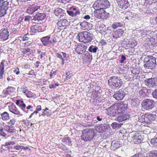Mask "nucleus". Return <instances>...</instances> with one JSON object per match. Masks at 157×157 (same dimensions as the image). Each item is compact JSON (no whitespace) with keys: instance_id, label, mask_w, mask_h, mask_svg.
<instances>
[{"instance_id":"dca6fc26","label":"nucleus","mask_w":157,"mask_h":157,"mask_svg":"<svg viewBox=\"0 0 157 157\" xmlns=\"http://www.w3.org/2000/svg\"><path fill=\"white\" fill-rule=\"evenodd\" d=\"M9 3L4 0H0V10H7L8 9Z\"/></svg>"},{"instance_id":"09e8293b","label":"nucleus","mask_w":157,"mask_h":157,"mask_svg":"<svg viewBox=\"0 0 157 157\" xmlns=\"http://www.w3.org/2000/svg\"><path fill=\"white\" fill-rule=\"evenodd\" d=\"M6 89L8 90V92L10 94L13 92L15 90V88L11 86H9L7 87Z\"/></svg>"},{"instance_id":"79ce46f5","label":"nucleus","mask_w":157,"mask_h":157,"mask_svg":"<svg viewBox=\"0 0 157 157\" xmlns=\"http://www.w3.org/2000/svg\"><path fill=\"white\" fill-rule=\"evenodd\" d=\"M115 33L117 35L118 37H120L123 35L124 31L121 29H119Z\"/></svg>"},{"instance_id":"1a4fd4ad","label":"nucleus","mask_w":157,"mask_h":157,"mask_svg":"<svg viewBox=\"0 0 157 157\" xmlns=\"http://www.w3.org/2000/svg\"><path fill=\"white\" fill-rule=\"evenodd\" d=\"M81 59L84 63H86L92 59V56L88 52H85L82 55Z\"/></svg>"},{"instance_id":"6e6552de","label":"nucleus","mask_w":157,"mask_h":157,"mask_svg":"<svg viewBox=\"0 0 157 157\" xmlns=\"http://www.w3.org/2000/svg\"><path fill=\"white\" fill-rule=\"evenodd\" d=\"M117 2L119 7L122 9H126L130 6L128 0H117Z\"/></svg>"},{"instance_id":"b1692460","label":"nucleus","mask_w":157,"mask_h":157,"mask_svg":"<svg viewBox=\"0 0 157 157\" xmlns=\"http://www.w3.org/2000/svg\"><path fill=\"white\" fill-rule=\"evenodd\" d=\"M86 45H84L83 44L79 43V54L86 52L87 51H86Z\"/></svg>"},{"instance_id":"0eeeda50","label":"nucleus","mask_w":157,"mask_h":157,"mask_svg":"<svg viewBox=\"0 0 157 157\" xmlns=\"http://www.w3.org/2000/svg\"><path fill=\"white\" fill-rule=\"evenodd\" d=\"M114 107L116 109H117V112L121 113H123L127 109L128 105L127 104H115L114 105L111 106L112 108Z\"/></svg>"},{"instance_id":"cd10ccee","label":"nucleus","mask_w":157,"mask_h":157,"mask_svg":"<svg viewBox=\"0 0 157 157\" xmlns=\"http://www.w3.org/2000/svg\"><path fill=\"white\" fill-rule=\"evenodd\" d=\"M67 22V21L66 19L61 20L58 22L57 24L59 27H64L66 26Z\"/></svg>"},{"instance_id":"0e129e2a","label":"nucleus","mask_w":157,"mask_h":157,"mask_svg":"<svg viewBox=\"0 0 157 157\" xmlns=\"http://www.w3.org/2000/svg\"><path fill=\"white\" fill-rule=\"evenodd\" d=\"M100 31L104 30L105 29V26L103 24H101L99 26Z\"/></svg>"},{"instance_id":"a211bd4d","label":"nucleus","mask_w":157,"mask_h":157,"mask_svg":"<svg viewBox=\"0 0 157 157\" xmlns=\"http://www.w3.org/2000/svg\"><path fill=\"white\" fill-rule=\"evenodd\" d=\"M50 36H48L43 37L41 38V40L44 46H46L51 43L50 40Z\"/></svg>"},{"instance_id":"9b49d317","label":"nucleus","mask_w":157,"mask_h":157,"mask_svg":"<svg viewBox=\"0 0 157 157\" xmlns=\"http://www.w3.org/2000/svg\"><path fill=\"white\" fill-rule=\"evenodd\" d=\"M125 95V93L123 90H120L117 91L113 95V97L117 100H122Z\"/></svg>"},{"instance_id":"393cba45","label":"nucleus","mask_w":157,"mask_h":157,"mask_svg":"<svg viewBox=\"0 0 157 157\" xmlns=\"http://www.w3.org/2000/svg\"><path fill=\"white\" fill-rule=\"evenodd\" d=\"M62 142L64 144L69 145H71L72 142L71 138L69 137H66L63 138Z\"/></svg>"},{"instance_id":"20e7f679","label":"nucleus","mask_w":157,"mask_h":157,"mask_svg":"<svg viewBox=\"0 0 157 157\" xmlns=\"http://www.w3.org/2000/svg\"><path fill=\"white\" fill-rule=\"evenodd\" d=\"M93 34L86 31L79 32V41L85 43L89 42L93 40Z\"/></svg>"},{"instance_id":"9d476101","label":"nucleus","mask_w":157,"mask_h":157,"mask_svg":"<svg viewBox=\"0 0 157 157\" xmlns=\"http://www.w3.org/2000/svg\"><path fill=\"white\" fill-rule=\"evenodd\" d=\"M131 136L132 141L134 144H138L141 143L143 140L144 138L139 133H135Z\"/></svg>"},{"instance_id":"7ed1b4c3","label":"nucleus","mask_w":157,"mask_h":157,"mask_svg":"<svg viewBox=\"0 0 157 157\" xmlns=\"http://www.w3.org/2000/svg\"><path fill=\"white\" fill-rule=\"evenodd\" d=\"M109 85L114 89H118L122 85V81L119 77L112 76L108 80Z\"/></svg>"},{"instance_id":"e2e57ef3","label":"nucleus","mask_w":157,"mask_h":157,"mask_svg":"<svg viewBox=\"0 0 157 157\" xmlns=\"http://www.w3.org/2000/svg\"><path fill=\"white\" fill-rule=\"evenodd\" d=\"M29 35H28V33L26 34L23 37L22 40L26 41L28 40L29 39Z\"/></svg>"},{"instance_id":"ddd939ff","label":"nucleus","mask_w":157,"mask_h":157,"mask_svg":"<svg viewBox=\"0 0 157 157\" xmlns=\"http://www.w3.org/2000/svg\"><path fill=\"white\" fill-rule=\"evenodd\" d=\"M46 15L45 13H38L33 16V20H37L38 21L44 20L46 17Z\"/></svg>"},{"instance_id":"39448f33","label":"nucleus","mask_w":157,"mask_h":157,"mask_svg":"<svg viewBox=\"0 0 157 157\" xmlns=\"http://www.w3.org/2000/svg\"><path fill=\"white\" fill-rule=\"evenodd\" d=\"M141 104L145 109L149 110L153 108L155 104V102L152 100L146 99L142 101Z\"/></svg>"},{"instance_id":"4d7b16f0","label":"nucleus","mask_w":157,"mask_h":157,"mask_svg":"<svg viewBox=\"0 0 157 157\" xmlns=\"http://www.w3.org/2000/svg\"><path fill=\"white\" fill-rule=\"evenodd\" d=\"M21 90L22 92L24 94L26 93V92L28 90L27 87L24 86H21Z\"/></svg>"},{"instance_id":"58836bf2","label":"nucleus","mask_w":157,"mask_h":157,"mask_svg":"<svg viewBox=\"0 0 157 157\" xmlns=\"http://www.w3.org/2000/svg\"><path fill=\"white\" fill-rule=\"evenodd\" d=\"M31 49L29 48H24L21 49V51L24 55L26 54V55H28L30 54Z\"/></svg>"},{"instance_id":"c756f323","label":"nucleus","mask_w":157,"mask_h":157,"mask_svg":"<svg viewBox=\"0 0 157 157\" xmlns=\"http://www.w3.org/2000/svg\"><path fill=\"white\" fill-rule=\"evenodd\" d=\"M25 94L28 98H36V94L33 93L31 91L29 90L26 92V93H25Z\"/></svg>"},{"instance_id":"c03bdc74","label":"nucleus","mask_w":157,"mask_h":157,"mask_svg":"<svg viewBox=\"0 0 157 157\" xmlns=\"http://www.w3.org/2000/svg\"><path fill=\"white\" fill-rule=\"evenodd\" d=\"M141 118L143 119L142 120L143 122L146 123L147 124H151V123L148 120L147 118L146 117V116L144 115H142Z\"/></svg>"},{"instance_id":"4468645a","label":"nucleus","mask_w":157,"mask_h":157,"mask_svg":"<svg viewBox=\"0 0 157 157\" xmlns=\"http://www.w3.org/2000/svg\"><path fill=\"white\" fill-rule=\"evenodd\" d=\"M42 29L41 26L40 25L38 24L33 25L30 28L31 32L34 33H36L37 32H40Z\"/></svg>"},{"instance_id":"37998d69","label":"nucleus","mask_w":157,"mask_h":157,"mask_svg":"<svg viewBox=\"0 0 157 157\" xmlns=\"http://www.w3.org/2000/svg\"><path fill=\"white\" fill-rule=\"evenodd\" d=\"M139 94L144 96L147 94V89H144L141 90L139 92Z\"/></svg>"},{"instance_id":"2f4dec72","label":"nucleus","mask_w":157,"mask_h":157,"mask_svg":"<svg viewBox=\"0 0 157 157\" xmlns=\"http://www.w3.org/2000/svg\"><path fill=\"white\" fill-rule=\"evenodd\" d=\"M33 108L31 105H29L27 107L26 106L23 111L26 113H30L33 111Z\"/></svg>"},{"instance_id":"69168bd1","label":"nucleus","mask_w":157,"mask_h":157,"mask_svg":"<svg viewBox=\"0 0 157 157\" xmlns=\"http://www.w3.org/2000/svg\"><path fill=\"white\" fill-rule=\"evenodd\" d=\"M144 3L149 4H151L153 2H154L155 0H144Z\"/></svg>"},{"instance_id":"8fccbe9b","label":"nucleus","mask_w":157,"mask_h":157,"mask_svg":"<svg viewBox=\"0 0 157 157\" xmlns=\"http://www.w3.org/2000/svg\"><path fill=\"white\" fill-rule=\"evenodd\" d=\"M40 6H37L36 5L34 4L30 5L29 7V9L31 10H38L40 8Z\"/></svg>"},{"instance_id":"f3484780","label":"nucleus","mask_w":157,"mask_h":157,"mask_svg":"<svg viewBox=\"0 0 157 157\" xmlns=\"http://www.w3.org/2000/svg\"><path fill=\"white\" fill-rule=\"evenodd\" d=\"M101 4V10L106 9L109 8L110 6L109 2L107 0H100Z\"/></svg>"},{"instance_id":"5fc2aeb1","label":"nucleus","mask_w":157,"mask_h":157,"mask_svg":"<svg viewBox=\"0 0 157 157\" xmlns=\"http://www.w3.org/2000/svg\"><path fill=\"white\" fill-rule=\"evenodd\" d=\"M78 44H77L76 45H75L74 46V47L73 48V52L75 54V53H77V54H78Z\"/></svg>"},{"instance_id":"3c124183","label":"nucleus","mask_w":157,"mask_h":157,"mask_svg":"<svg viewBox=\"0 0 157 157\" xmlns=\"http://www.w3.org/2000/svg\"><path fill=\"white\" fill-rule=\"evenodd\" d=\"M9 94L10 95V94L8 92V90H7L6 88L3 91L2 94V96L3 97H6Z\"/></svg>"},{"instance_id":"5701e85b","label":"nucleus","mask_w":157,"mask_h":157,"mask_svg":"<svg viewBox=\"0 0 157 157\" xmlns=\"http://www.w3.org/2000/svg\"><path fill=\"white\" fill-rule=\"evenodd\" d=\"M100 0H98L96 1L94 4L93 6L94 10H101V8L100 3Z\"/></svg>"},{"instance_id":"4c0bfd02","label":"nucleus","mask_w":157,"mask_h":157,"mask_svg":"<svg viewBox=\"0 0 157 157\" xmlns=\"http://www.w3.org/2000/svg\"><path fill=\"white\" fill-rule=\"evenodd\" d=\"M94 16L98 18L101 19V10H94Z\"/></svg>"},{"instance_id":"49530a36","label":"nucleus","mask_w":157,"mask_h":157,"mask_svg":"<svg viewBox=\"0 0 157 157\" xmlns=\"http://www.w3.org/2000/svg\"><path fill=\"white\" fill-rule=\"evenodd\" d=\"M65 75L66 76V79L67 80L70 79L72 76V72L71 71H69L66 73Z\"/></svg>"},{"instance_id":"4be33fe9","label":"nucleus","mask_w":157,"mask_h":157,"mask_svg":"<svg viewBox=\"0 0 157 157\" xmlns=\"http://www.w3.org/2000/svg\"><path fill=\"white\" fill-rule=\"evenodd\" d=\"M16 104L18 105L23 111L24 110V108L26 106L23 100H17Z\"/></svg>"},{"instance_id":"423d86ee","label":"nucleus","mask_w":157,"mask_h":157,"mask_svg":"<svg viewBox=\"0 0 157 157\" xmlns=\"http://www.w3.org/2000/svg\"><path fill=\"white\" fill-rule=\"evenodd\" d=\"M145 85L149 88H153L157 86V78H151L144 80Z\"/></svg>"},{"instance_id":"338daca9","label":"nucleus","mask_w":157,"mask_h":157,"mask_svg":"<svg viewBox=\"0 0 157 157\" xmlns=\"http://www.w3.org/2000/svg\"><path fill=\"white\" fill-rule=\"evenodd\" d=\"M126 57L124 55H121V59L120 60V62L121 63H124V61L126 60Z\"/></svg>"},{"instance_id":"6e6d98bb","label":"nucleus","mask_w":157,"mask_h":157,"mask_svg":"<svg viewBox=\"0 0 157 157\" xmlns=\"http://www.w3.org/2000/svg\"><path fill=\"white\" fill-rule=\"evenodd\" d=\"M146 116L151 122L154 119V117L152 114H148Z\"/></svg>"},{"instance_id":"2eb2a0df","label":"nucleus","mask_w":157,"mask_h":157,"mask_svg":"<svg viewBox=\"0 0 157 157\" xmlns=\"http://www.w3.org/2000/svg\"><path fill=\"white\" fill-rule=\"evenodd\" d=\"M129 118V115L128 114H124L118 116L117 119L119 122H122Z\"/></svg>"},{"instance_id":"f8f14e48","label":"nucleus","mask_w":157,"mask_h":157,"mask_svg":"<svg viewBox=\"0 0 157 157\" xmlns=\"http://www.w3.org/2000/svg\"><path fill=\"white\" fill-rule=\"evenodd\" d=\"M9 32L6 29H2L0 30V36L3 40H7L9 36Z\"/></svg>"},{"instance_id":"a878e982","label":"nucleus","mask_w":157,"mask_h":157,"mask_svg":"<svg viewBox=\"0 0 157 157\" xmlns=\"http://www.w3.org/2000/svg\"><path fill=\"white\" fill-rule=\"evenodd\" d=\"M90 24L86 21H83L81 22L80 24L82 29H88L89 28Z\"/></svg>"},{"instance_id":"412c9836","label":"nucleus","mask_w":157,"mask_h":157,"mask_svg":"<svg viewBox=\"0 0 157 157\" xmlns=\"http://www.w3.org/2000/svg\"><path fill=\"white\" fill-rule=\"evenodd\" d=\"M5 62V60H2L0 64V79H2L3 75L4 73V63Z\"/></svg>"},{"instance_id":"e433bc0d","label":"nucleus","mask_w":157,"mask_h":157,"mask_svg":"<svg viewBox=\"0 0 157 157\" xmlns=\"http://www.w3.org/2000/svg\"><path fill=\"white\" fill-rule=\"evenodd\" d=\"M123 123L118 124L116 122H114L111 124V126L112 127L113 129H117L121 127V125Z\"/></svg>"},{"instance_id":"603ef678","label":"nucleus","mask_w":157,"mask_h":157,"mask_svg":"<svg viewBox=\"0 0 157 157\" xmlns=\"http://www.w3.org/2000/svg\"><path fill=\"white\" fill-rule=\"evenodd\" d=\"M122 26V25L120 23L117 22L114 23L112 25V27L114 29H116L117 27H121Z\"/></svg>"},{"instance_id":"473e14b6","label":"nucleus","mask_w":157,"mask_h":157,"mask_svg":"<svg viewBox=\"0 0 157 157\" xmlns=\"http://www.w3.org/2000/svg\"><path fill=\"white\" fill-rule=\"evenodd\" d=\"M2 119L4 121L7 120L9 119V115L8 113L5 112L1 114Z\"/></svg>"},{"instance_id":"a18cd8bd","label":"nucleus","mask_w":157,"mask_h":157,"mask_svg":"<svg viewBox=\"0 0 157 157\" xmlns=\"http://www.w3.org/2000/svg\"><path fill=\"white\" fill-rule=\"evenodd\" d=\"M149 156L151 157H157V150L150 151L149 153Z\"/></svg>"},{"instance_id":"680f3d73","label":"nucleus","mask_w":157,"mask_h":157,"mask_svg":"<svg viewBox=\"0 0 157 157\" xmlns=\"http://www.w3.org/2000/svg\"><path fill=\"white\" fill-rule=\"evenodd\" d=\"M152 95L154 98L157 99V89L153 91Z\"/></svg>"},{"instance_id":"13d9d810","label":"nucleus","mask_w":157,"mask_h":157,"mask_svg":"<svg viewBox=\"0 0 157 157\" xmlns=\"http://www.w3.org/2000/svg\"><path fill=\"white\" fill-rule=\"evenodd\" d=\"M24 124L26 125V126H29L30 124V126H32L34 124L30 123L29 121L28 120H24L23 121Z\"/></svg>"},{"instance_id":"864d4df0","label":"nucleus","mask_w":157,"mask_h":157,"mask_svg":"<svg viewBox=\"0 0 157 157\" xmlns=\"http://www.w3.org/2000/svg\"><path fill=\"white\" fill-rule=\"evenodd\" d=\"M114 109L111 111V114L113 116H116L119 113L117 112V109H116L114 107Z\"/></svg>"},{"instance_id":"f704fd0d","label":"nucleus","mask_w":157,"mask_h":157,"mask_svg":"<svg viewBox=\"0 0 157 157\" xmlns=\"http://www.w3.org/2000/svg\"><path fill=\"white\" fill-rule=\"evenodd\" d=\"M101 19H106L109 17L110 14L109 13H107L105 10H101Z\"/></svg>"},{"instance_id":"bf43d9fd","label":"nucleus","mask_w":157,"mask_h":157,"mask_svg":"<svg viewBox=\"0 0 157 157\" xmlns=\"http://www.w3.org/2000/svg\"><path fill=\"white\" fill-rule=\"evenodd\" d=\"M3 128L0 129V136L5 137L6 136L7 134L3 131Z\"/></svg>"},{"instance_id":"7c9ffc66","label":"nucleus","mask_w":157,"mask_h":157,"mask_svg":"<svg viewBox=\"0 0 157 157\" xmlns=\"http://www.w3.org/2000/svg\"><path fill=\"white\" fill-rule=\"evenodd\" d=\"M64 10H54V13L55 15L59 17V18H61V17L64 16Z\"/></svg>"},{"instance_id":"f257e3e1","label":"nucleus","mask_w":157,"mask_h":157,"mask_svg":"<svg viewBox=\"0 0 157 157\" xmlns=\"http://www.w3.org/2000/svg\"><path fill=\"white\" fill-rule=\"evenodd\" d=\"M156 58L152 56H145L143 59L145 63L144 67L147 69H154L157 65Z\"/></svg>"},{"instance_id":"ea45409f","label":"nucleus","mask_w":157,"mask_h":157,"mask_svg":"<svg viewBox=\"0 0 157 157\" xmlns=\"http://www.w3.org/2000/svg\"><path fill=\"white\" fill-rule=\"evenodd\" d=\"M105 130V127L104 125H101L98 127L97 131L100 133L104 132Z\"/></svg>"},{"instance_id":"774afa93","label":"nucleus","mask_w":157,"mask_h":157,"mask_svg":"<svg viewBox=\"0 0 157 157\" xmlns=\"http://www.w3.org/2000/svg\"><path fill=\"white\" fill-rule=\"evenodd\" d=\"M6 10H0V17H2L4 16L6 13Z\"/></svg>"},{"instance_id":"de8ad7c7","label":"nucleus","mask_w":157,"mask_h":157,"mask_svg":"<svg viewBox=\"0 0 157 157\" xmlns=\"http://www.w3.org/2000/svg\"><path fill=\"white\" fill-rule=\"evenodd\" d=\"M51 114V112L50 111H48L44 110L42 113L41 115L43 116L46 115L47 117H50V116Z\"/></svg>"},{"instance_id":"052dcab7","label":"nucleus","mask_w":157,"mask_h":157,"mask_svg":"<svg viewBox=\"0 0 157 157\" xmlns=\"http://www.w3.org/2000/svg\"><path fill=\"white\" fill-rule=\"evenodd\" d=\"M16 122V120L14 119H11L7 124H11V126L14 125L15 124V123Z\"/></svg>"},{"instance_id":"bb28decb","label":"nucleus","mask_w":157,"mask_h":157,"mask_svg":"<svg viewBox=\"0 0 157 157\" xmlns=\"http://www.w3.org/2000/svg\"><path fill=\"white\" fill-rule=\"evenodd\" d=\"M120 144L118 142L116 141H113L111 143V147L114 150L117 149L120 147Z\"/></svg>"},{"instance_id":"aec40b11","label":"nucleus","mask_w":157,"mask_h":157,"mask_svg":"<svg viewBox=\"0 0 157 157\" xmlns=\"http://www.w3.org/2000/svg\"><path fill=\"white\" fill-rule=\"evenodd\" d=\"M139 104V101L137 98H134L131 99V105L133 108L137 107Z\"/></svg>"},{"instance_id":"f03ea898","label":"nucleus","mask_w":157,"mask_h":157,"mask_svg":"<svg viewBox=\"0 0 157 157\" xmlns=\"http://www.w3.org/2000/svg\"><path fill=\"white\" fill-rule=\"evenodd\" d=\"M94 129L88 128L82 131L81 139L85 141H88L93 139L95 135Z\"/></svg>"},{"instance_id":"a19ab883","label":"nucleus","mask_w":157,"mask_h":157,"mask_svg":"<svg viewBox=\"0 0 157 157\" xmlns=\"http://www.w3.org/2000/svg\"><path fill=\"white\" fill-rule=\"evenodd\" d=\"M150 143L153 146H157V137L155 136L154 138L152 139Z\"/></svg>"},{"instance_id":"72a5a7b5","label":"nucleus","mask_w":157,"mask_h":157,"mask_svg":"<svg viewBox=\"0 0 157 157\" xmlns=\"http://www.w3.org/2000/svg\"><path fill=\"white\" fill-rule=\"evenodd\" d=\"M5 129L8 132L10 133L13 132L15 130L14 127L9 125L6 126L5 127Z\"/></svg>"},{"instance_id":"c9c22d12","label":"nucleus","mask_w":157,"mask_h":157,"mask_svg":"<svg viewBox=\"0 0 157 157\" xmlns=\"http://www.w3.org/2000/svg\"><path fill=\"white\" fill-rule=\"evenodd\" d=\"M98 49V48L97 46L91 45L89 47L88 51L91 53H96Z\"/></svg>"},{"instance_id":"6ab92c4d","label":"nucleus","mask_w":157,"mask_h":157,"mask_svg":"<svg viewBox=\"0 0 157 157\" xmlns=\"http://www.w3.org/2000/svg\"><path fill=\"white\" fill-rule=\"evenodd\" d=\"M9 110L12 113L15 114H19L20 112L17 110L15 105L12 104L9 107Z\"/></svg>"},{"instance_id":"c85d7f7f","label":"nucleus","mask_w":157,"mask_h":157,"mask_svg":"<svg viewBox=\"0 0 157 157\" xmlns=\"http://www.w3.org/2000/svg\"><path fill=\"white\" fill-rule=\"evenodd\" d=\"M128 46L130 47H134L137 44L136 41L132 39H130L128 41V43L127 44Z\"/></svg>"}]
</instances>
